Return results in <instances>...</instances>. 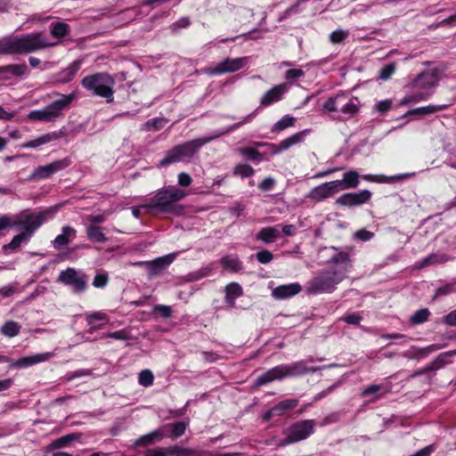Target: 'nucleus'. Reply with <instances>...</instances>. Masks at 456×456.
<instances>
[{
	"mask_svg": "<svg viewBox=\"0 0 456 456\" xmlns=\"http://www.w3.org/2000/svg\"><path fill=\"white\" fill-rule=\"evenodd\" d=\"M58 41H50L44 32H32L0 40V54L25 55L56 46Z\"/></svg>",
	"mask_w": 456,
	"mask_h": 456,
	"instance_id": "1",
	"label": "nucleus"
},
{
	"mask_svg": "<svg viewBox=\"0 0 456 456\" xmlns=\"http://www.w3.org/2000/svg\"><path fill=\"white\" fill-rule=\"evenodd\" d=\"M440 80L437 69H425L411 78L404 86L405 94L400 100L399 105L405 106L428 101L435 94Z\"/></svg>",
	"mask_w": 456,
	"mask_h": 456,
	"instance_id": "2",
	"label": "nucleus"
},
{
	"mask_svg": "<svg viewBox=\"0 0 456 456\" xmlns=\"http://www.w3.org/2000/svg\"><path fill=\"white\" fill-rule=\"evenodd\" d=\"M187 196L185 190L168 185L159 189L155 194L143 203L145 213L180 216L183 207L179 202Z\"/></svg>",
	"mask_w": 456,
	"mask_h": 456,
	"instance_id": "3",
	"label": "nucleus"
},
{
	"mask_svg": "<svg viewBox=\"0 0 456 456\" xmlns=\"http://www.w3.org/2000/svg\"><path fill=\"white\" fill-rule=\"evenodd\" d=\"M359 110V99L345 93H339L328 98L322 104V111L332 119L339 121L350 119Z\"/></svg>",
	"mask_w": 456,
	"mask_h": 456,
	"instance_id": "4",
	"label": "nucleus"
},
{
	"mask_svg": "<svg viewBox=\"0 0 456 456\" xmlns=\"http://www.w3.org/2000/svg\"><path fill=\"white\" fill-rule=\"evenodd\" d=\"M80 84L93 96L103 98L107 103L114 102L115 80L108 72L87 75L82 78Z\"/></svg>",
	"mask_w": 456,
	"mask_h": 456,
	"instance_id": "5",
	"label": "nucleus"
},
{
	"mask_svg": "<svg viewBox=\"0 0 456 456\" xmlns=\"http://www.w3.org/2000/svg\"><path fill=\"white\" fill-rule=\"evenodd\" d=\"M345 280V270L335 269L320 271L305 284L307 295L330 294L336 290L337 286Z\"/></svg>",
	"mask_w": 456,
	"mask_h": 456,
	"instance_id": "6",
	"label": "nucleus"
},
{
	"mask_svg": "<svg viewBox=\"0 0 456 456\" xmlns=\"http://www.w3.org/2000/svg\"><path fill=\"white\" fill-rule=\"evenodd\" d=\"M58 211V207H51L42 211L35 212L23 210L12 218V226L21 229L32 237L35 232L49 218H53Z\"/></svg>",
	"mask_w": 456,
	"mask_h": 456,
	"instance_id": "7",
	"label": "nucleus"
},
{
	"mask_svg": "<svg viewBox=\"0 0 456 456\" xmlns=\"http://www.w3.org/2000/svg\"><path fill=\"white\" fill-rule=\"evenodd\" d=\"M316 422L314 419L298 420L283 430L284 439L278 444L286 446L301 442L311 436L315 431Z\"/></svg>",
	"mask_w": 456,
	"mask_h": 456,
	"instance_id": "8",
	"label": "nucleus"
},
{
	"mask_svg": "<svg viewBox=\"0 0 456 456\" xmlns=\"http://www.w3.org/2000/svg\"><path fill=\"white\" fill-rule=\"evenodd\" d=\"M200 148V141L192 140L175 145L168 150L165 157L158 164L159 167H165L172 164L189 161Z\"/></svg>",
	"mask_w": 456,
	"mask_h": 456,
	"instance_id": "9",
	"label": "nucleus"
},
{
	"mask_svg": "<svg viewBox=\"0 0 456 456\" xmlns=\"http://www.w3.org/2000/svg\"><path fill=\"white\" fill-rule=\"evenodd\" d=\"M58 281L69 287L74 293L79 294L86 290L88 278L82 271L69 267L60 273Z\"/></svg>",
	"mask_w": 456,
	"mask_h": 456,
	"instance_id": "10",
	"label": "nucleus"
},
{
	"mask_svg": "<svg viewBox=\"0 0 456 456\" xmlns=\"http://www.w3.org/2000/svg\"><path fill=\"white\" fill-rule=\"evenodd\" d=\"M249 57H239V58H225L216 63L215 66L205 69V72L208 75H222L225 73H232L243 69Z\"/></svg>",
	"mask_w": 456,
	"mask_h": 456,
	"instance_id": "11",
	"label": "nucleus"
},
{
	"mask_svg": "<svg viewBox=\"0 0 456 456\" xmlns=\"http://www.w3.org/2000/svg\"><path fill=\"white\" fill-rule=\"evenodd\" d=\"M53 355V353H42L25 356L16 361L0 354V363H9V369H26L32 365L48 361Z\"/></svg>",
	"mask_w": 456,
	"mask_h": 456,
	"instance_id": "12",
	"label": "nucleus"
},
{
	"mask_svg": "<svg viewBox=\"0 0 456 456\" xmlns=\"http://www.w3.org/2000/svg\"><path fill=\"white\" fill-rule=\"evenodd\" d=\"M178 252H173L159 257L152 261L147 262H136L134 265L144 266L148 272L149 276L153 277L161 273L166 270L176 258Z\"/></svg>",
	"mask_w": 456,
	"mask_h": 456,
	"instance_id": "13",
	"label": "nucleus"
},
{
	"mask_svg": "<svg viewBox=\"0 0 456 456\" xmlns=\"http://www.w3.org/2000/svg\"><path fill=\"white\" fill-rule=\"evenodd\" d=\"M332 181L325 182L312 188L305 195V199L316 204L333 197L338 191Z\"/></svg>",
	"mask_w": 456,
	"mask_h": 456,
	"instance_id": "14",
	"label": "nucleus"
},
{
	"mask_svg": "<svg viewBox=\"0 0 456 456\" xmlns=\"http://www.w3.org/2000/svg\"><path fill=\"white\" fill-rule=\"evenodd\" d=\"M60 96L61 97L59 99L45 107L52 122L61 117L62 112L69 109L74 101L76 94L75 93H70L69 94H60Z\"/></svg>",
	"mask_w": 456,
	"mask_h": 456,
	"instance_id": "15",
	"label": "nucleus"
},
{
	"mask_svg": "<svg viewBox=\"0 0 456 456\" xmlns=\"http://www.w3.org/2000/svg\"><path fill=\"white\" fill-rule=\"evenodd\" d=\"M70 165L69 159H62L55 160L45 166H39L36 167L30 175V179H47L52 175L61 171Z\"/></svg>",
	"mask_w": 456,
	"mask_h": 456,
	"instance_id": "16",
	"label": "nucleus"
},
{
	"mask_svg": "<svg viewBox=\"0 0 456 456\" xmlns=\"http://www.w3.org/2000/svg\"><path fill=\"white\" fill-rule=\"evenodd\" d=\"M308 362H313V359L297 361L289 364H281L284 379L314 373L321 370L320 367H309L307 365Z\"/></svg>",
	"mask_w": 456,
	"mask_h": 456,
	"instance_id": "17",
	"label": "nucleus"
},
{
	"mask_svg": "<svg viewBox=\"0 0 456 456\" xmlns=\"http://www.w3.org/2000/svg\"><path fill=\"white\" fill-rule=\"evenodd\" d=\"M371 198V192L368 190H362L358 192H348L339 196L336 200V204L341 207H357L367 203Z\"/></svg>",
	"mask_w": 456,
	"mask_h": 456,
	"instance_id": "18",
	"label": "nucleus"
},
{
	"mask_svg": "<svg viewBox=\"0 0 456 456\" xmlns=\"http://www.w3.org/2000/svg\"><path fill=\"white\" fill-rule=\"evenodd\" d=\"M289 90V83L285 82L273 86L265 92L260 98V106L268 107L273 103L279 102Z\"/></svg>",
	"mask_w": 456,
	"mask_h": 456,
	"instance_id": "19",
	"label": "nucleus"
},
{
	"mask_svg": "<svg viewBox=\"0 0 456 456\" xmlns=\"http://www.w3.org/2000/svg\"><path fill=\"white\" fill-rule=\"evenodd\" d=\"M191 449L179 445H172L168 447H156L146 452L144 456H193Z\"/></svg>",
	"mask_w": 456,
	"mask_h": 456,
	"instance_id": "20",
	"label": "nucleus"
},
{
	"mask_svg": "<svg viewBox=\"0 0 456 456\" xmlns=\"http://www.w3.org/2000/svg\"><path fill=\"white\" fill-rule=\"evenodd\" d=\"M310 129L302 130L281 141L279 144L272 145L274 148L273 154L281 153L296 144L303 142L305 136L310 133Z\"/></svg>",
	"mask_w": 456,
	"mask_h": 456,
	"instance_id": "21",
	"label": "nucleus"
},
{
	"mask_svg": "<svg viewBox=\"0 0 456 456\" xmlns=\"http://www.w3.org/2000/svg\"><path fill=\"white\" fill-rule=\"evenodd\" d=\"M302 290L298 282L280 285L272 290V297L278 300H284L294 297Z\"/></svg>",
	"mask_w": 456,
	"mask_h": 456,
	"instance_id": "22",
	"label": "nucleus"
},
{
	"mask_svg": "<svg viewBox=\"0 0 456 456\" xmlns=\"http://www.w3.org/2000/svg\"><path fill=\"white\" fill-rule=\"evenodd\" d=\"M77 233V232L74 227L70 225L63 226L61 233L52 241L53 247L57 250L64 248L72 240L76 239Z\"/></svg>",
	"mask_w": 456,
	"mask_h": 456,
	"instance_id": "23",
	"label": "nucleus"
},
{
	"mask_svg": "<svg viewBox=\"0 0 456 456\" xmlns=\"http://www.w3.org/2000/svg\"><path fill=\"white\" fill-rule=\"evenodd\" d=\"M452 257L445 253H432L414 264L415 269H422L424 267L435 265H442L451 261Z\"/></svg>",
	"mask_w": 456,
	"mask_h": 456,
	"instance_id": "24",
	"label": "nucleus"
},
{
	"mask_svg": "<svg viewBox=\"0 0 456 456\" xmlns=\"http://www.w3.org/2000/svg\"><path fill=\"white\" fill-rule=\"evenodd\" d=\"M338 191L354 189L359 184V174L355 170H351L344 174L342 180L332 181Z\"/></svg>",
	"mask_w": 456,
	"mask_h": 456,
	"instance_id": "25",
	"label": "nucleus"
},
{
	"mask_svg": "<svg viewBox=\"0 0 456 456\" xmlns=\"http://www.w3.org/2000/svg\"><path fill=\"white\" fill-rule=\"evenodd\" d=\"M284 379L281 364L262 373L255 381L256 387H261L274 380Z\"/></svg>",
	"mask_w": 456,
	"mask_h": 456,
	"instance_id": "26",
	"label": "nucleus"
},
{
	"mask_svg": "<svg viewBox=\"0 0 456 456\" xmlns=\"http://www.w3.org/2000/svg\"><path fill=\"white\" fill-rule=\"evenodd\" d=\"M225 297L224 302L229 307L235 306V301L237 298L243 295L242 287L237 282H231L224 288Z\"/></svg>",
	"mask_w": 456,
	"mask_h": 456,
	"instance_id": "27",
	"label": "nucleus"
},
{
	"mask_svg": "<svg viewBox=\"0 0 456 456\" xmlns=\"http://www.w3.org/2000/svg\"><path fill=\"white\" fill-rule=\"evenodd\" d=\"M60 137V134L57 132L48 133L37 137L35 140L28 141L20 145L23 149H35L41 145L46 144L53 140Z\"/></svg>",
	"mask_w": 456,
	"mask_h": 456,
	"instance_id": "28",
	"label": "nucleus"
},
{
	"mask_svg": "<svg viewBox=\"0 0 456 456\" xmlns=\"http://www.w3.org/2000/svg\"><path fill=\"white\" fill-rule=\"evenodd\" d=\"M330 263L336 265H340L339 268H334L338 271H344L345 270V278L346 277V273H348L350 267H351V259L350 256L347 252L340 251L335 256H333Z\"/></svg>",
	"mask_w": 456,
	"mask_h": 456,
	"instance_id": "29",
	"label": "nucleus"
},
{
	"mask_svg": "<svg viewBox=\"0 0 456 456\" xmlns=\"http://www.w3.org/2000/svg\"><path fill=\"white\" fill-rule=\"evenodd\" d=\"M449 107L448 104H430L424 107H419L413 110H409L407 113L404 114V117L410 116V115H419V116H428L434 114L436 112L446 110Z\"/></svg>",
	"mask_w": 456,
	"mask_h": 456,
	"instance_id": "30",
	"label": "nucleus"
},
{
	"mask_svg": "<svg viewBox=\"0 0 456 456\" xmlns=\"http://www.w3.org/2000/svg\"><path fill=\"white\" fill-rule=\"evenodd\" d=\"M280 236V231L274 226L262 228L256 234V239L266 244L273 243Z\"/></svg>",
	"mask_w": 456,
	"mask_h": 456,
	"instance_id": "31",
	"label": "nucleus"
},
{
	"mask_svg": "<svg viewBox=\"0 0 456 456\" xmlns=\"http://www.w3.org/2000/svg\"><path fill=\"white\" fill-rule=\"evenodd\" d=\"M28 73V68L26 63L9 64L0 67V74L12 75L16 77H23Z\"/></svg>",
	"mask_w": 456,
	"mask_h": 456,
	"instance_id": "32",
	"label": "nucleus"
},
{
	"mask_svg": "<svg viewBox=\"0 0 456 456\" xmlns=\"http://www.w3.org/2000/svg\"><path fill=\"white\" fill-rule=\"evenodd\" d=\"M222 266L230 272L237 273L240 272L243 264L236 255H227L221 258Z\"/></svg>",
	"mask_w": 456,
	"mask_h": 456,
	"instance_id": "33",
	"label": "nucleus"
},
{
	"mask_svg": "<svg viewBox=\"0 0 456 456\" xmlns=\"http://www.w3.org/2000/svg\"><path fill=\"white\" fill-rule=\"evenodd\" d=\"M87 239L94 243H104L108 238L102 232V228L94 224H88L86 229Z\"/></svg>",
	"mask_w": 456,
	"mask_h": 456,
	"instance_id": "34",
	"label": "nucleus"
},
{
	"mask_svg": "<svg viewBox=\"0 0 456 456\" xmlns=\"http://www.w3.org/2000/svg\"><path fill=\"white\" fill-rule=\"evenodd\" d=\"M168 119L164 117H156L144 122L141 130L143 132L159 131L166 126Z\"/></svg>",
	"mask_w": 456,
	"mask_h": 456,
	"instance_id": "35",
	"label": "nucleus"
},
{
	"mask_svg": "<svg viewBox=\"0 0 456 456\" xmlns=\"http://www.w3.org/2000/svg\"><path fill=\"white\" fill-rule=\"evenodd\" d=\"M165 436H166V434H164L159 429H156L147 435L140 436L136 440L135 444H136V445H139V446L140 445L144 446V445L151 444L155 442H159V441L162 440Z\"/></svg>",
	"mask_w": 456,
	"mask_h": 456,
	"instance_id": "36",
	"label": "nucleus"
},
{
	"mask_svg": "<svg viewBox=\"0 0 456 456\" xmlns=\"http://www.w3.org/2000/svg\"><path fill=\"white\" fill-rule=\"evenodd\" d=\"M188 426V423L184 420H180L175 423L167 424L164 427L165 429L169 431V435H167V436L171 437L172 439H176L180 436H182Z\"/></svg>",
	"mask_w": 456,
	"mask_h": 456,
	"instance_id": "37",
	"label": "nucleus"
},
{
	"mask_svg": "<svg viewBox=\"0 0 456 456\" xmlns=\"http://www.w3.org/2000/svg\"><path fill=\"white\" fill-rule=\"evenodd\" d=\"M296 124V118L289 115L283 116L280 120H278L271 128L272 133H281V131L294 126Z\"/></svg>",
	"mask_w": 456,
	"mask_h": 456,
	"instance_id": "38",
	"label": "nucleus"
},
{
	"mask_svg": "<svg viewBox=\"0 0 456 456\" xmlns=\"http://www.w3.org/2000/svg\"><path fill=\"white\" fill-rule=\"evenodd\" d=\"M69 26L66 22L57 21L51 24L50 33L57 39H61L69 34Z\"/></svg>",
	"mask_w": 456,
	"mask_h": 456,
	"instance_id": "39",
	"label": "nucleus"
},
{
	"mask_svg": "<svg viewBox=\"0 0 456 456\" xmlns=\"http://www.w3.org/2000/svg\"><path fill=\"white\" fill-rule=\"evenodd\" d=\"M238 152L247 159L252 160L256 163H260L264 159V156L257 150L252 147L239 148Z\"/></svg>",
	"mask_w": 456,
	"mask_h": 456,
	"instance_id": "40",
	"label": "nucleus"
},
{
	"mask_svg": "<svg viewBox=\"0 0 456 456\" xmlns=\"http://www.w3.org/2000/svg\"><path fill=\"white\" fill-rule=\"evenodd\" d=\"M456 355V350L439 354L432 362L426 366V370H436L447 364V358Z\"/></svg>",
	"mask_w": 456,
	"mask_h": 456,
	"instance_id": "41",
	"label": "nucleus"
},
{
	"mask_svg": "<svg viewBox=\"0 0 456 456\" xmlns=\"http://www.w3.org/2000/svg\"><path fill=\"white\" fill-rule=\"evenodd\" d=\"M21 326L14 321H7L0 328V332L8 338L16 337L20 331Z\"/></svg>",
	"mask_w": 456,
	"mask_h": 456,
	"instance_id": "42",
	"label": "nucleus"
},
{
	"mask_svg": "<svg viewBox=\"0 0 456 456\" xmlns=\"http://www.w3.org/2000/svg\"><path fill=\"white\" fill-rule=\"evenodd\" d=\"M297 404L298 400L297 399H286L272 407V412L278 413L279 416H281L284 411L294 409Z\"/></svg>",
	"mask_w": 456,
	"mask_h": 456,
	"instance_id": "43",
	"label": "nucleus"
},
{
	"mask_svg": "<svg viewBox=\"0 0 456 456\" xmlns=\"http://www.w3.org/2000/svg\"><path fill=\"white\" fill-rule=\"evenodd\" d=\"M429 315L430 312L428 308L419 309L410 317V322L413 325L422 324L428 320Z\"/></svg>",
	"mask_w": 456,
	"mask_h": 456,
	"instance_id": "44",
	"label": "nucleus"
},
{
	"mask_svg": "<svg viewBox=\"0 0 456 456\" xmlns=\"http://www.w3.org/2000/svg\"><path fill=\"white\" fill-rule=\"evenodd\" d=\"M75 434H69L63 436L59 437L58 439L53 441L50 445L49 449L56 450L61 449L68 446L72 441L76 439Z\"/></svg>",
	"mask_w": 456,
	"mask_h": 456,
	"instance_id": "45",
	"label": "nucleus"
},
{
	"mask_svg": "<svg viewBox=\"0 0 456 456\" xmlns=\"http://www.w3.org/2000/svg\"><path fill=\"white\" fill-rule=\"evenodd\" d=\"M254 174V168L248 164H238L233 168V175L240 176V178L251 177Z\"/></svg>",
	"mask_w": 456,
	"mask_h": 456,
	"instance_id": "46",
	"label": "nucleus"
},
{
	"mask_svg": "<svg viewBox=\"0 0 456 456\" xmlns=\"http://www.w3.org/2000/svg\"><path fill=\"white\" fill-rule=\"evenodd\" d=\"M30 238H31L30 236H28V234H26L23 232H21L20 233L15 235L12 238V240H11V242L9 244L5 245L4 248H11L12 250H15L18 248H20V246L23 242L28 241Z\"/></svg>",
	"mask_w": 456,
	"mask_h": 456,
	"instance_id": "47",
	"label": "nucleus"
},
{
	"mask_svg": "<svg viewBox=\"0 0 456 456\" xmlns=\"http://www.w3.org/2000/svg\"><path fill=\"white\" fill-rule=\"evenodd\" d=\"M28 118L32 121L52 122L45 108L31 110L28 114Z\"/></svg>",
	"mask_w": 456,
	"mask_h": 456,
	"instance_id": "48",
	"label": "nucleus"
},
{
	"mask_svg": "<svg viewBox=\"0 0 456 456\" xmlns=\"http://www.w3.org/2000/svg\"><path fill=\"white\" fill-rule=\"evenodd\" d=\"M348 36H349L348 30H344V29L338 28V29L332 31L330 34L329 38H330V43L336 45V44L344 42L348 37Z\"/></svg>",
	"mask_w": 456,
	"mask_h": 456,
	"instance_id": "49",
	"label": "nucleus"
},
{
	"mask_svg": "<svg viewBox=\"0 0 456 456\" xmlns=\"http://www.w3.org/2000/svg\"><path fill=\"white\" fill-rule=\"evenodd\" d=\"M154 376L150 370H143L139 373L138 381L139 384L143 387H149L152 385Z\"/></svg>",
	"mask_w": 456,
	"mask_h": 456,
	"instance_id": "50",
	"label": "nucleus"
},
{
	"mask_svg": "<svg viewBox=\"0 0 456 456\" xmlns=\"http://www.w3.org/2000/svg\"><path fill=\"white\" fill-rule=\"evenodd\" d=\"M92 374V370H86V369H80L74 371L68 372L64 379L66 381L70 382L76 379H80L83 377L90 376Z\"/></svg>",
	"mask_w": 456,
	"mask_h": 456,
	"instance_id": "51",
	"label": "nucleus"
},
{
	"mask_svg": "<svg viewBox=\"0 0 456 456\" xmlns=\"http://www.w3.org/2000/svg\"><path fill=\"white\" fill-rule=\"evenodd\" d=\"M305 72L301 69H289L285 71L284 77L289 82H295L297 79L304 77Z\"/></svg>",
	"mask_w": 456,
	"mask_h": 456,
	"instance_id": "52",
	"label": "nucleus"
},
{
	"mask_svg": "<svg viewBox=\"0 0 456 456\" xmlns=\"http://www.w3.org/2000/svg\"><path fill=\"white\" fill-rule=\"evenodd\" d=\"M106 317V315L104 314H102V313H99V312H96V313H93L91 314H88L86 316V322H87V324L90 326V331L93 332L94 330H96L99 329V327L97 326H94V323L97 321H102L104 320Z\"/></svg>",
	"mask_w": 456,
	"mask_h": 456,
	"instance_id": "53",
	"label": "nucleus"
},
{
	"mask_svg": "<svg viewBox=\"0 0 456 456\" xmlns=\"http://www.w3.org/2000/svg\"><path fill=\"white\" fill-rule=\"evenodd\" d=\"M395 71V63H387L379 71V77L381 80H387L391 77V76Z\"/></svg>",
	"mask_w": 456,
	"mask_h": 456,
	"instance_id": "54",
	"label": "nucleus"
},
{
	"mask_svg": "<svg viewBox=\"0 0 456 456\" xmlns=\"http://www.w3.org/2000/svg\"><path fill=\"white\" fill-rule=\"evenodd\" d=\"M374 237V233L366 229H360L354 233V239L361 241H369Z\"/></svg>",
	"mask_w": 456,
	"mask_h": 456,
	"instance_id": "55",
	"label": "nucleus"
},
{
	"mask_svg": "<svg viewBox=\"0 0 456 456\" xmlns=\"http://www.w3.org/2000/svg\"><path fill=\"white\" fill-rule=\"evenodd\" d=\"M256 260L261 264H268L273 259V255L267 249H263L256 254Z\"/></svg>",
	"mask_w": 456,
	"mask_h": 456,
	"instance_id": "56",
	"label": "nucleus"
},
{
	"mask_svg": "<svg viewBox=\"0 0 456 456\" xmlns=\"http://www.w3.org/2000/svg\"><path fill=\"white\" fill-rule=\"evenodd\" d=\"M341 320L347 324L357 325L362 320V316L358 313H354L344 315Z\"/></svg>",
	"mask_w": 456,
	"mask_h": 456,
	"instance_id": "57",
	"label": "nucleus"
},
{
	"mask_svg": "<svg viewBox=\"0 0 456 456\" xmlns=\"http://www.w3.org/2000/svg\"><path fill=\"white\" fill-rule=\"evenodd\" d=\"M108 275L105 273H97L94 276L93 285L95 288H104L108 283Z\"/></svg>",
	"mask_w": 456,
	"mask_h": 456,
	"instance_id": "58",
	"label": "nucleus"
},
{
	"mask_svg": "<svg viewBox=\"0 0 456 456\" xmlns=\"http://www.w3.org/2000/svg\"><path fill=\"white\" fill-rule=\"evenodd\" d=\"M189 25H190V20L188 18L183 17V18H181L180 20H178L177 21H175V23H173L170 26V28L174 33H176L181 28H185L189 27Z\"/></svg>",
	"mask_w": 456,
	"mask_h": 456,
	"instance_id": "59",
	"label": "nucleus"
},
{
	"mask_svg": "<svg viewBox=\"0 0 456 456\" xmlns=\"http://www.w3.org/2000/svg\"><path fill=\"white\" fill-rule=\"evenodd\" d=\"M392 100H384V101H380L379 102L376 103L375 105V110L381 113V114H384L386 112H387L391 107H392Z\"/></svg>",
	"mask_w": 456,
	"mask_h": 456,
	"instance_id": "60",
	"label": "nucleus"
},
{
	"mask_svg": "<svg viewBox=\"0 0 456 456\" xmlns=\"http://www.w3.org/2000/svg\"><path fill=\"white\" fill-rule=\"evenodd\" d=\"M80 69V62L75 61L70 64L68 68L63 70V73L66 74L69 77L68 80H70Z\"/></svg>",
	"mask_w": 456,
	"mask_h": 456,
	"instance_id": "61",
	"label": "nucleus"
},
{
	"mask_svg": "<svg viewBox=\"0 0 456 456\" xmlns=\"http://www.w3.org/2000/svg\"><path fill=\"white\" fill-rule=\"evenodd\" d=\"M275 184V180L273 177L265 178L258 185L259 189L263 191H271Z\"/></svg>",
	"mask_w": 456,
	"mask_h": 456,
	"instance_id": "62",
	"label": "nucleus"
},
{
	"mask_svg": "<svg viewBox=\"0 0 456 456\" xmlns=\"http://www.w3.org/2000/svg\"><path fill=\"white\" fill-rule=\"evenodd\" d=\"M436 451L434 444L428 445L410 456H430Z\"/></svg>",
	"mask_w": 456,
	"mask_h": 456,
	"instance_id": "63",
	"label": "nucleus"
},
{
	"mask_svg": "<svg viewBox=\"0 0 456 456\" xmlns=\"http://www.w3.org/2000/svg\"><path fill=\"white\" fill-rule=\"evenodd\" d=\"M444 322L449 326L456 327V309L444 317Z\"/></svg>",
	"mask_w": 456,
	"mask_h": 456,
	"instance_id": "64",
	"label": "nucleus"
}]
</instances>
